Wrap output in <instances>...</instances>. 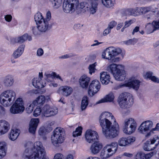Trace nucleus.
<instances>
[{"label": "nucleus", "instance_id": "nucleus-1", "mask_svg": "<svg viewBox=\"0 0 159 159\" xmlns=\"http://www.w3.org/2000/svg\"><path fill=\"white\" fill-rule=\"evenodd\" d=\"M99 122L102 133L107 138H113L118 135L119 125L111 113L108 112H102L99 116Z\"/></svg>", "mask_w": 159, "mask_h": 159}, {"label": "nucleus", "instance_id": "nucleus-2", "mask_svg": "<svg viewBox=\"0 0 159 159\" xmlns=\"http://www.w3.org/2000/svg\"><path fill=\"white\" fill-rule=\"evenodd\" d=\"M29 151V149H26L23 157L28 159H49L46 155L42 143L40 142H36L34 143L33 148L30 150V152L32 153L31 155L27 154Z\"/></svg>", "mask_w": 159, "mask_h": 159}, {"label": "nucleus", "instance_id": "nucleus-3", "mask_svg": "<svg viewBox=\"0 0 159 159\" xmlns=\"http://www.w3.org/2000/svg\"><path fill=\"white\" fill-rule=\"evenodd\" d=\"M124 55L121 48L114 47H110L106 48L102 54L103 58L112 63L119 62L123 58Z\"/></svg>", "mask_w": 159, "mask_h": 159}, {"label": "nucleus", "instance_id": "nucleus-4", "mask_svg": "<svg viewBox=\"0 0 159 159\" xmlns=\"http://www.w3.org/2000/svg\"><path fill=\"white\" fill-rule=\"evenodd\" d=\"M123 68L121 65L112 63L107 66L106 70L112 74L116 80L122 81L125 78V72Z\"/></svg>", "mask_w": 159, "mask_h": 159}, {"label": "nucleus", "instance_id": "nucleus-5", "mask_svg": "<svg viewBox=\"0 0 159 159\" xmlns=\"http://www.w3.org/2000/svg\"><path fill=\"white\" fill-rule=\"evenodd\" d=\"M16 96V93L14 91L7 90L0 95V102L4 106H9L14 102Z\"/></svg>", "mask_w": 159, "mask_h": 159}, {"label": "nucleus", "instance_id": "nucleus-6", "mask_svg": "<svg viewBox=\"0 0 159 159\" xmlns=\"http://www.w3.org/2000/svg\"><path fill=\"white\" fill-rule=\"evenodd\" d=\"M118 102L120 107L123 109L127 108L132 106L133 103V99L129 93L125 92L120 94Z\"/></svg>", "mask_w": 159, "mask_h": 159}, {"label": "nucleus", "instance_id": "nucleus-7", "mask_svg": "<svg viewBox=\"0 0 159 159\" xmlns=\"http://www.w3.org/2000/svg\"><path fill=\"white\" fill-rule=\"evenodd\" d=\"M64 134L63 129L60 127L56 128L53 132L51 137L52 144L57 147L59 144L62 143L64 140Z\"/></svg>", "mask_w": 159, "mask_h": 159}, {"label": "nucleus", "instance_id": "nucleus-8", "mask_svg": "<svg viewBox=\"0 0 159 159\" xmlns=\"http://www.w3.org/2000/svg\"><path fill=\"white\" fill-rule=\"evenodd\" d=\"M78 0H64L63 9L66 13H72L77 9Z\"/></svg>", "mask_w": 159, "mask_h": 159}, {"label": "nucleus", "instance_id": "nucleus-9", "mask_svg": "<svg viewBox=\"0 0 159 159\" xmlns=\"http://www.w3.org/2000/svg\"><path fill=\"white\" fill-rule=\"evenodd\" d=\"M124 125L123 132L128 134H130L134 132L137 127L136 121L132 118L125 120Z\"/></svg>", "mask_w": 159, "mask_h": 159}, {"label": "nucleus", "instance_id": "nucleus-10", "mask_svg": "<svg viewBox=\"0 0 159 159\" xmlns=\"http://www.w3.org/2000/svg\"><path fill=\"white\" fill-rule=\"evenodd\" d=\"M24 110L25 107L23 100L21 98H19L11 107L10 111L11 113L16 114L22 113Z\"/></svg>", "mask_w": 159, "mask_h": 159}, {"label": "nucleus", "instance_id": "nucleus-11", "mask_svg": "<svg viewBox=\"0 0 159 159\" xmlns=\"http://www.w3.org/2000/svg\"><path fill=\"white\" fill-rule=\"evenodd\" d=\"M153 123L151 120H147L142 123L138 129L139 132L145 134L146 138H148L151 135H148L153 127Z\"/></svg>", "mask_w": 159, "mask_h": 159}, {"label": "nucleus", "instance_id": "nucleus-12", "mask_svg": "<svg viewBox=\"0 0 159 159\" xmlns=\"http://www.w3.org/2000/svg\"><path fill=\"white\" fill-rule=\"evenodd\" d=\"M159 143V137L155 136L153 139L147 141L143 145V148L145 151H151L154 149Z\"/></svg>", "mask_w": 159, "mask_h": 159}, {"label": "nucleus", "instance_id": "nucleus-13", "mask_svg": "<svg viewBox=\"0 0 159 159\" xmlns=\"http://www.w3.org/2000/svg\"><path fill=\"white\" fill-rule=\"evenodd\" d=\"M58 113V109L56 107H51L49 105H46L42 108V113L43 116L49 117L54 116Z\"/></svg>", "mask_w": 159, "mask_h": 159}, {"label": "nucleus", "instance_id": "nucleus-14", "mask_svg": "<svg viewBox=\"0 0 159 159\" xmlns=\"http://www.w3.org/2000/svg\"><path fill=\"white\" fill-rule=\"evenodd\" d=\"M99 136L96 131L92 129L87 130L85 134L86 140L89 143H92L98 140Z\"/></svg>", "mask_w": 159, "mask_h": 159}, {"label": "nucleus", "instance_id": "nucleus-15", "mask_svg": "<svg viewBox=\"0 0 159 159\" xmlns=\"http://www.w3.org/2000/svg\"><path fill=\"white\" fill-rule=\"evenodd\" d=\"M141 82L139 80L136 79H130L129 81L120 86L121 87H126L133 88V89L137 90L140 85Z\"/></svg>", "mask_w": 159, "mask_h": 159}, {"label": "nucleus", "instance_id": "nucleus-16", "mask_svg": "<svg viewBox=\"0 0 159 159\" xmlns=\"http://www.w3.org/2000/svg\"><path fill=\"white\" fill-rule=\"evenodd\" d=\"M100 87L99 82L97 80H93L90 84L88 93L90 96H93L99 90Z\"/></svg>", "mask_w": 159, "mask_h": 159}, {"label": "nucleus", "instance_id": "nucleus-17", "mask_svg": "<svg viewBox=\"0 0 159 159\" xmlns=\"http://www.w3.org/2000/svg\"><path fill=\"white\" fill-rule=\"evenodd\" d=\"M139 15L141 14H145L149 11L154 13H158V8L154 5H152L149 7H139Z\"/></svg>", "mask_w": 159, "mask_h": 159}, {"label": "nucleus", "instance_id": "nucleus-18", "mask_svg": "<svg viewBox=\"0 0 159 159\" xmlns=\"http://www.w3.org/2000/svg\"><path fill=\"white\" fill-rule=\"evenodd\" d=\"M72 92V88L67 86L60 87L57 90L58 93L66 97H67L70 95Z\"/></svg>", "mask_w": 159, "mask_h": 159}, {"label": "nucleus", "instance_id": "nucleus-19", "mask_svg": "<svg viewBox=\"0 0 159 159\" xmlns=\"http://www.w3.org/2000/svg\"><path fill=\"white\" fill-rule=\"evenodd\" d=\"M98 3L97 1L89 0L86 10L90 14H94L98 10Z\"/></svg>", "mask_w": 159, "mask_h": 159}, {"label": "nucleus", "instance_id": "nucleus-20", "mask_svg": "<svg viewBox=\"0 0 159 159\" xmlns=\"http://www.w3.org/2000/svg\"><path fill=\"white\" fill-rule=\"evenodd\" d=\"M134 137L130 138L122 137L118 140V144L120 146H125L135 141Z\"/></svg>", "mask_w": 159, "mask_h": 159}, {"label": "nucleus", "instance_id": "nucleus-21", "mask_svg": "<svg viewBox=\"0 0 159 159\" xmlns=\"http://www.w3.org/2000/svg\"><path fill=\"white\" fill-rule=\"evenodd\" d=\"M90 80V78L86 75H84L81 76L79 80V82L81 87L83 88H87Z\"/></svg>", "mask_w": 159, "mask_h": 159}, {"label": "nucleus", "instance_id": "nucleus-22", "mask_svg": "<svg viewBox=\"0 0 159 159\" xmlns=\"http://www.w3.org/2000/svg\"><path fill=\"white\" fill-rule=\"evenodd\" d=\"M102 147V144L98 142H95L91 145L90 147V150L92 153L93 154H97L98 153Z\"/></svg>", "mask_w": 159, "mask_h": 159}, {"label": "nucleus", "instance_id": "nucleus-23", "mask_svg": "<svg viewBox=\"0 0 159 159\" xmlns=\"http://www.w3.org/2000/svg\"><path fill=\"white\" fill-rule=\"evenodd\" d=\"M10 129L9 123L5 120L0 121V135L7 133Z\"/></svg>", "mask_w": 159, "mask_h": 159}, {"label": "nucleus", "instance_id": "nucleus-24", "mask_svg": "<svg viewBox=\"0 0 159 159\" xmlns=\"http://www.w3.org/2000/svg\"><path fill=\"white\" fill-rule=\"evenodd\" d=\"M39 122V120L38 118L32 119L30 121L29 124V131L30 133L34 134Z\"/></svg>", "mask_w": 159, "mask_h": 159}, {"label": "nucleus", "instance_id": "nucleus-25", "mask_svg": "<svg viewBox=\"0 0 159 159\" xmlns=\"http://www.w3.org/2000/svg\"><path fill=\"white\" fill-rule=\"evenodd\" d=\"M39 24V29L42 32H45L50 29L53 25V23H49L47 21H44Z\"/></svg>", "mask_w": 159, "mask_h": 159}, {"label": "nucleus", "instance_id": "nucleus-26", "mask_svg": "<svg viewBox=\"0 0 159 159\" xmlns=\"http://www.w3.org/2000/svg\"><path fill=\"white\" fill-rule=\"evenodd\" d=\"M100 79L102 84H107L110 80L109 75L106 72H102L100 73Z\"/></svg>", "mask_w": 159, "mask_h": 159}, {"label": "nucleus", "instance_id": "nucleus-27", "mask_svg": "<svg viewBox=\"0 0 159 159\" xmlns=\"http://www.w3.org/2000/svg\"><path fill=\"white\" fill-rule=\"evenodd\" d=\"M155 21H153L152 22H149L146 24L145 25V29L147 31L148 34H150L156 30L158 29L156 27V24Z\"/></svg>", "mask_w": 159, "mask_h": 159}, {"label": "nucleus", "instance_id": "nucleus-28", "mask_svg": "<svg viewBox=\"0 0 159 159\" xmlns=\"http://www.w3.org/2000/svg\"><path fill=\"white\" fill-rule=\"evenodd\" d=\"M125 13L127 16H137L139 15V7L128 8L125 11Z\"/></svg>", "mask_w": 159, "mask_h": 159}, {"label": "nucleus", "instance_id": "nucleus-29", "mask_svg": "<svg viewBox=\"0 0 159 159\" xmlns=\"http://www.w3.org/2000/svg\"><path fill=\"white\" fill-rule=\"evenodd\" d=\"M14 79L11 75H8L6 76L4 79L3 83L5 86L10 87L12 86L14 82Z\"/></svg>", "mask_w": 159, "mask_h": 159}, {"label": "nucleus", "instance_id": "nucleus-30", "mask_svg": "<svg viewBox=\"0 0 159 159\" xmlns=\"http://www.w3.org/2000/svg\"><path fill=\"white\" fill-rule=\"evenodd\" d=\"M33 85L36 88L40 89L45 86V83L42 82L40 78H34L32 82Z\"/></svg>", "mask_w": 159, "mask_h": 159}, {"label": "nucleus", "instance_id": "nucleus-31", "mask_svg": "<svg viewBox=\"0 0 159 159\" xmlns=\"http://www.w3.org/2000/svg\"><path fill=\"white\" fill-rule=\"evenodd\" d=\"M32 39V37L28 35L27 34H25L22 36L16 38L15 40V41L17 43H22L27 40L30 41Z\"/></svg>", "mask_w": 159, "mask_h": 159}, {"label": "nucleus", "instance_id": "nucleus-32", "mask_svg": "<svg viewBox=\"0 0 159 159\" xmlns=\"http://www.w3.org/2000/svg\"><path fill=\"white\" fill-rule=\"evenodd\" d=\"M25 46L24 45H20L14 51L12 54V56L15 59L19 57L22 54L24 50Z\"/></svg>", "mask_w": 159, "mask_h": 159}, {"label": "nucleus", "instance_id": "nucleus-33", "mask_svg": "<svg viewBox=\"0 0 159 159\" xmlns=\"http://www.w3.org/2000/svg\"><path fill=\"white\" fill-rule=\"evenodd\" d=\"M114 97L113 93H110L107 95L105 97L100 100H99L97 102V104H99L107 102H111L113 100Z\"/></svg>", "mask_w": 159, "mask_h": 159}, {"label": "nucleus", "instance_id": "nucleus-34", "mask_svg": "<svg viewBox=\"0 0 159 159\" xmlns=\"http://www.w3.org/2000/svg\"><path fill=\"white\" fill-rule=\"evenodd\" d=\"M20 133V130L17 129H12L9 134V138L12 141L16 140Z\"/></svg>", "mask_w": 159, "mask_h": 159}, {"label": "nucleus", "instance_id": "nucleus-35", "mask_svg": "<svg viewBox=\"0 0 159 159\" xmlns=\"http://www.w3.org/2000/svg\"><path fill=\"white\" fill-rule=\"evenodd\" d=\"M106 147L113 154L117 150L118 145L116 142H113L110 144L107 145Z\"/></svg>", "mask_w": 159, "mask_h": 159}, {"label": "nucleus", "instance_id": "nucleus-36", "mask_svg": "<svg viewBox=\"0 0 159 159\" xmlns=\"http://www.w3.org/2000/svg\"><path fill=\"white\" fill-rule=\"evenodd\" d=\"M113 154L106 147H105L101 151V157L103 159L107 158L112 156Z\"/></svg>", "mask_w": 159, "mask_h": 159}, {"label": "nucleus", "instance_id": "nucleus-37", "mask_svg": "<svg viewBox=\"0 0 159 159\" xmlns=\"http://www.w3.org/2000/svg\"><path fill=\"white\" fill-rule=\"evenodd\" d=\"M6 143L4 142H0V159L3 158L6 155Z\"/></svg>", "mask_w": 159, "mask_h": 159}, {"label": "nucleus", "instance_id": "nucleus-38", "mask_svg": "<svg viewBox=\"0 0 159 159\" xmlns=\"http://www.w3.org/2000/svg\"><path fill=\"white\" fill-rule=\"evenodd\" d=\"M89 104L88 98L87 96L84 97L81 100L80 109L82 111L86 110Z\"/></svg>", "mask_w": 159, "mask_h": 159}, {"label": "nucleus", "instance_id": "nucleus-39", "mask_svg": "<svg viewBox=\"0 0 159 159\" xmlns=\"http://www.w3.org/2000/svg\"><path fill=\"white\" fill-rule=\"evenodd\" d=\"M54 122L48 121L44 125V128L46 132L49 133L53 129V126L54 125Z\"/></svg>", "mask_w": 159, "mask_h": 159}, {"label": "nucleus", "instance_id": "nucleus-40", "mask_svg": "<svg viewBox=\"0 0 159 159\" xmlns=\"http://www.w3.org/2000/svg\"><path fill=\"white\" fill-rule=\"evenodd\" d=\"M34 20L37 24H39L44 21V18L39 12H38L34 16Z\"/></svg>", "mask_w": 159, "mask_h": 159}, {"label": "nucleus", "instance_id": "nucleus-41", "mask_svg": "<svg viewBox=\"0 0 159 159\" xmlns=\"http://www.w3.org/2000/svg\"><path fill=\"white\" fill-rule=\"evenodd\" d=\"M45 102V98L43 95H41L38 97L35 101L33 102L36 105L37 103L38 104L41 105L44 104Z\"/></svg>", "mask_w": 159, "mask_h": 159}, {"label": "nucleus", "instance_id": "nucleus-42", "mask_svg": "<svg viewBox=\"0 0 159 159\" xmlns=\"http://www.w3.org/2000/svg\"><path fill=\"white\" fill-rule=\"evenodd\" d=\"M103 4L107 7H110L113 6L114 0H102Z\"/></svg>", "mask_w": 159, "mask_h": 159}, {"label": "nucleus", "instance_id": "nucleus-43", "mask_svg": "<svg viewBox=\"0 0 159 159\" xmlns=\"http://www.w3.org/2000/svg\"><path fill=\"white\" fill-rule=\"evenodd\" d=\"M31 30L33 34L35 36H37L41 34L42 32L39 29V25L38 26H33Z\"/></svg>", "mask_w": 159, "mask_h": 159}, {"label": "nucleus", "instance_id": "nucleus-44", "mask_svg": "<svg viewBox=\"0 0 159 159\" xmlns=\"http://www.w3.org/2000/svg\"><path fill=\"white\" fill-rule=\"evenodd\" d=\"M155 13L151 12L149 14L146 15L145 16L146 20L147 22L152 21L156 16Z\"/></svg>", "mask_w": 159, "mask_h": 159}, {"label": "nucleus", "instance_id": "nucleus-45", "mask_svg": "<svg viewBox=\"0 0 159 159\" xmlns=\"http://www.w3.org/2000/svg\"><path fill=\"white\" fill-rule=\"evenodd\" d=\"M82 128L81 127H78L76 128L75 131L73 133V136L74 137H77L81 134Z\"/></svg>", "mask_w": 159, "mask_h": 159}, {"label": "nucleus", "instance_id": "nucleus-46", "mask_svg": "<svg viewBox=\"0 0 159 159\" xmlns=\"http://www.w3.org/2000/svg\"><path fill=\"white\" fill-rule=\"evenodd\" d=\"M54 7L57 8L61 6V0H50Z\"/></svg>", "mask_w": 159, "mask_h": 159}, {"label": "nucleus", "instance_id": "nucleus-47", "mask_svg": "<svg viewBox=\"0 0 159 159\" xmlns=\"http://www.w3.org/2000/svg\"><path fill=\"white\" fill-rule=\"evenodd\" d=\"M35 105L34 102H33L30 104L29 106L26 108L27 112L28 113H30L32 112L33 110L34 105Z\"/></svg>", "mask_w": 159, "mask_h": 159}, {"label": "nucleus", "instance_id": "nucleus-48", "mask_svg": "<svg viewBox=\"0 0 159 159\" xmlns=\"http://www.w3.org/2000/svg\"><path fill=\"white\" fill-rule=\"evenodd\" d=\"M89 2V0H88L80 2V8L82 9L85 8L87 9Z\"/></svg>", "mask_w": 159, "mask_h": 159}, {"label": "nucleus", "instance_id": "nucleus-49", "mask_svg": "<svg viewBox=\"0 0 159 159\" xmlns=\"http://www.w3.org/2000/svg\"><path fill=\"white\" fill-rule=\"evenodd\" d=\"M159 131V123H158L156 125V127L154 128H152L150 131V132L148 135H152L155 133V131Z\"/></svg>", "mask_w": 159, "mask_h": 159}, {"label": "nucleus", "instance_id": "nucleus-50", "mask_svg": "<svg viewBox=\"0 0 159 159\" xmlns=\"http://www.w3.org/2000/svg\"><path fill=\"white\" fill-rule=\"evenodd\" d=\"M145 154L142 152L138 153L136 155L135 159H145Z\"/></svg>", "mask_w": 159, "mask_h": 159}, {"label": "nucleus", "instance_id": "nucleus-51", "mask_svg": "<svg viewBox=\"0 0 159 159\" xmlns=\"http://www.w3.org/2000/svg\"><path fill=\"white\" fill-rule=\"evenodd\" d=\"M153 73L151 71H148L146 72L145 74L144 75V77L145 79H149L150 80L151 78L153 76Z\"/></svg>", "mask_w": 159, "mask_h": 159}, {"label": "nucleus", "instance_id": "nucleus-52", "mask_svg": "<svg viewBox=\"0 0 159 159\" xmlns=\"http://www.w3.org/2000/svg\"><path fill=\"white\" fill-rule=\"evenodd\" d=\"M44 76H46V80L48 82H51L53 79V72L51 74H46L45 73Z\"/></svg>", "mask_w": 159, "mask_h": 159}, {"label": "nucleus", "instance_id": "nucleus-53", "mask_svg": "<svg viewBox=\"0 0 159 159\" xmlns=\"http://www.w3.org/2000/svg\"><path fill=\"white\" fill-rule=\"evenodd\" d=\"M42 112V109L40 108H37L34 112L33 115L34 116H37L39 115Z\"/></svg>", "mask_w": 159, "mask_h": 159}, {"label": "nucleus", "instance_id": "nucleus-54", "mask_svg": "<svg viewBox=\"0 0 159 159\" xmlns=\"http://www.w3.org/2000/svg\"><path fill=\"white\" fill-rule=\"evenodd\" d=\"M51 18V13L49 11H48L46 14V18L45 19H44V21H47L49 23H52L50 21Z\"/></svg>", "mask_w": 159, "mask_h": 159}, {"label": "nucleus", "instance_id": "nucleus-55", "mask_svg": "<svg viewBox=\"0 0 159 159\" xmlns=\"http://www.w3.org/2000/svg\"><path fill=\"white\" fill-rule=\"evenodd\" d=\"M95 64L90 65L89 67V73L90 74H92L95 72Z\"/></svg>", "mask_w": 159, "mask_h": 159}, {"label": "nucleus", "instance_id": "nucleus-56", "mask_svg": "<svg viewBox=\"0 0 159 159\" xmlns=\"http://www.w3.org/2000/svg\"><path fill=\"white\" fill-rule=\"evenodd\" d=\"M134 21L133 20H129L126 21L125 22V28H127L131 25L134 23Z\"/></svg>", "mask_w": 159, "mask_h": 159}, {"label": "nucleus", "instance_id": "nucleus-57", "mask_svg": "<svg viewBox=\"0 0 159 159\" xmlns=\"http://www.w3.org/2000/svg\"><path fill=\"white\" fill-rule=\"evenodd\" d=\"M6 113V110L2 106L0 105V115L3 116Z\"/></svg>", "mask_w": 159, "mask_h": 159}, {"label": "nucleus", "instance_id": "nucleus-58", "mask_svg": "<svg viewBox=\"0 0 159 159\" xmlns=\"http://www.w3.org/2000/svg\"><path fill=\"white\" fill-rule=\"evenodd\" d=\"M43 54V49L41 48H39L37 52V55L39 57L42 56Z\"/></svg>", "mask_w": 159, "mask_h": 159}, {"label": "nucleus", "instance_id": "nucleus-59", "mask_svg": "<svg viewBox=\"0 0 159 159\" xmlns=\"http://www.w3.org/2000/svg\"><path fill=\"white\" fill-rule=\"evenodd\" d=\"M63 156L61 153H57L54 157V159H63Z\"/></svg>", "mask_w": 159, "mask_h": 159}, {"label": "nucleus", "instance_id": "nucleus-60", "mask_svg": "<svg viewBox=\"0 0 159 159\" xmlns=\"http://www.w3.org/2000/svg\"><path fill=\"white\" fill-rule=\"evenodd\" d=\"M150 80H151L154 82L157 83H159V78L155 76H152Z\"/></svg>", "mask_w": 159, "mask_h": 159}, {"label": "nucleus", "instance_id": "nucleus-61", "mask_svg": "<svg viewBox=\"0 0 159 159\" xmlns=\"http://www.w3.org/2000/svg\"><path fill=\"white\" fill-rule=\"evenodd\" d=\"M154 153L155 154V153H154L153 152H151L149 153L145 154L144 157H145V159H148L151 158Z\"/></svg>", "mask_w": 159, "mask_h": 159}, {"label": "nucleus", "instance_id": "nucleus-62", "mask_svg": "<svg viewBox=\"0 0 159 159\" xmlns=\"http://www.w3.org/2000/svg\"><path fill=\"white\" fill-rule=\"evenodd\" d=\"M12 17L10 15H7L5 16V20L7 22H10L12 20Z\"/></svg>", "mask_w": 159, "mask_h": 159}, {"label": "nucleus", "instance_id": "nucleus-63", "mask_svg": "<svg viewBox=\"0 0 159 159\" xmlns=\"http://www.w3.org/2000/svg\"><path fill=\"white\" fill-rule=\"evenodd\" d=\"M116 23L115 21H112L109 23L108 27L111 30L113 27L116 26Z\"/></svg>", "mask_w": 159, "mask_h": 159}, {"label": "nucleus", "instance_id": "nucleus-64", "mask_svg": "<svg viewBox=\"0 0 159 159\" xmlns=\"http://www.w3.org/2000/svg\"><path fill=\"white\" fill-rule=\"evenodd\" d=\"M45 131H46L44 127L41 128L39 131V135H43L44 134Z\"/></svg>", "mask_w": 159, "mask_h": 159}]
</instances>
